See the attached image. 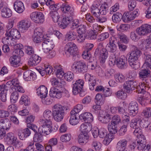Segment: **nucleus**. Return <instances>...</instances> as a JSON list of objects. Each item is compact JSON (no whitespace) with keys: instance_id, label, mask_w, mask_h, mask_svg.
I'll list each match as a JSON object with an SVG mask.
<instances>
[{"instance_id":"1","label":"nucleus","mask_w":151,"mask_h":151,"mask_svg":"<svg viewBox=\"0 0 151 151\" xmlns=\"http://www.w3.org/2000/svg\"><path fill=\"white\" fill-rule=\"evenodd\" d=\"M66 107L59 104L54 105L52 108V112L49 110H45L43 112L44 118L50 119L53 116L54 119L57 122H60L63 119L65 114Z\"/></svg>"},{"instance_id":"27","label":"nucleus","mask_w":151,"mask_h":151,"mask_svg":"<svg viewBox=\"0 0 151 151\" xmlns=\"http://www.w3.org/2000/svg\"><path fill=\"white\" fill-rule=\"evenodd\" d=\"M36 76L30 70L25 71L23 74V77L26 81H31L35 79Z\"/></svg>"},{"instance_id":"19","label":"nucleus","mask_w":151,"mask_h":151,"mask_svg":"<svg viewBox=\"0 0 151 151\" xmlns=\"http://www.w3.org/2000/svg\"><path fill=\"white\" fill-rule=\"evenodd\" d=\"M80 119L86 123H90L93 121V117L91 114L86 112L81 114L79 116Z\"/></svg>"},{"instance_id":"10","label":"nucleus","mask_w":151,"mask_h":151,"mask_svg":"<svg viewBox=\"0 0 151 151\" xmlns=\"http://www.w3.org/2000/svg\"><path fill=\"white\" fill-rule=\"evenodd\" d=\"M139 15L138 11L137 9L132 12H125L123 15V21L128 23L134 19Z\"/></svg>"},{"instance_id":"56","label":"nucleus","mask_w":151,"mask_h":151,"mask_svg":"<svg viewBox=\"0 0 151 151\" xmlns=\"http://www.w3.org/2000/svg\"><path fill=\"white\" fill-rule=\"evenodd\" d=\"M121 122V118L118 115H114L111 119V123L114 125H118Z\"/></svg>"},{"instance_id":"38","label":"nucleus","mask_w":151,"mask_h":151,"mask_svg":"<svg viewBox=\"0 0 151 151\" xmlns=\"http://www.w3.org/2000/svg\"><path fill=\"white\" fill-rule=\"evenodd\" d=\"M77 114H74V111L70 112V118L69 121L70 124L72 125H75L78 123V119L76 116Z\"/></svg>"},{"instance_id":"46","label":"nucleus","mask_w":151,"mask_h":151,"mask_svg":"<svg viewBox=\"0 0 151 151\" xmlns=\"http://www.w3.org/2000/svg\"><path fill=\"white\" fill-rule=\"evenodd\" d=\"M19 103L21 104H24L26 106H27L30 103L29 98L27 95L22 96L20 99Z\"/></svg>"},{"instance_id":"39","label":"nucleus","mask_w":151,"mask_h":151,"mask_svg":"<svg viewBox=\"0 0 151 151\" xmlns=\"http://www.w3.org/2000/svg\"><path fill=\"white\" fill-rule=\"evenodd\" d=\"M150 71L148 69H143L140 70L139 73V77L142 79L149 77L150 76Z\"/></svg>"},{"instance_id":"49","label":"nucleus","mask_w":151,"mask_h":151,"mask_svg":"<svg viewBox=\"0 0 151 151\" xmlns=\"http://www.w3.org/2000/svg\"><path fill=\"white\" fill-rule=\"evenodd\" d=\"M91 12L92 14L95 17H97L99 16L100 12L99 9L96 6L93 5L91 8Z\"/></svg>"},{"instance_id":"29","label":"nucleus","mask_w":151,"mask_h":151,"mask_svg":"<svg viewBox=\"0 0 151 151\" xmlns=\"http://www.w3.org/2000/svg\"><path fill=\"white\" fill-rule=\"evenodd\" d=\"M30 27V23L27 20H22L19 22L18 24L19 29L24 32Z\"/></svg>"},{"instance_id":"21","label":"nucleus","mask_w":151,"mask_h":151,"mask_svg":"<svg viewBox=\"0 0 151 151\" xmlns=\"http://www.w3.org/2000/svg\"><path fill=\"white\" fill-rule=\"evenodd\" d=\"M136 136L138 137L137 141V148L138 150H141L146 144V138L142 134H140L139 136L138 137V134H136Z\"/></svg>"},{"instance_id":"34","label":"nucleus","mask_w":151,"mask_h":151,"mask_svg":"<svg viewBox=\"0 0 151 151\" xmlns=\"http://www.w3.org/2000/svg\"><path fill=\"white\" fill-rule=\"evenodd\" d=\"M1 9V16L4 18H9L11 17L12 15V12L9 8L4 7Z\"/></svg>"},{"instance_id":"6","label":"nucleus","mask_w":151,"mask_h":151,"mask_svg":"<svg viewBox=\"0 0 151 151\" xmlns=\"http://www.w3.org/2000/svg\"><path fill=\"white\" fill-rule=\"evenodd\" d=\"M84 83L82 79H79L76 81L73 86V94L76 95L79 93L81 97H83L84 96L85 92L82 91Z\"/></svg>"},{"instance_id":"60","label":"nucleus","mask_w":151,"mask_h":151,"mask_svg":"<svg viewBox=\"0 0 151 151\" xmlns=\"http://www.w3.org/2000/svg\"><path fill=\"white\" fill-rule=\"evenodd\" d=\"M71 138V135L70 134H67L62 135L60 137V140L63 142H66L69 141Z\"/></svg>"},{"instance_id":"33","label":"nucleus","mask_w":151,"mask_h":151,"mask_svg":"<svg viewBox=\"0 0 151 151\" xmlns=\"http://www.w3.org/2000/svg\"><path fill=\"white\" fill-rule=\"evenodd\" d=\"M111 118V116L106 113L104 114H100L99 120L102 123L107 124L110 121Z\"/></svg>"},{"instance_id":"28","label":"nucleus","mask_w":151,"mask_h":151,"mask_svg":"<svg viewBox=\"0 0 151 151\" xmlns=\"http://www.w3.org/2000/svg\"><path fill=\"white\" fill-rule=\"evenodd\" d=\"M91 125L90 123H85L82 124L80 127L81 133H88L91 129Z\"/></svg>"},{"instance_id":"42","label":"nucleus","mask_w":151,"mask_h":151,"mask_svg":"<svg viewBox=\"0 0 151 151\" xmlns=\"http://www.w3.org/2000/svg\"><path fill=\"white\" fill-rule=\"evenodd\" d=\"M122 19H123L122 14L119 12H116L112 16V19L114 23L119 22Z\"/></svg>"},{"instance_id":"24","label":"nucleus","mask_w":151,"mask_h":151,"mask_svg":"<svg viewBox=\"0 0 151 151\" xmlns=\"http://www.w3.org/2000/svg\"><path fill=\"white\" fill-rule=\"evenodd\" d=\"M37 93L42 99L45 98L47 93V88L44 86H41L37 89Z\"/></svg>"},{"instance_id":"37","label":"nucleus","mask_w":151,"mask_h":151,"mask_svg":"<svg viewBox=\"0 0 151 151\" xmlns=\"http://www.w3.org/2000/svg\"><path fill=\"white\" fill-rule=\"evenodd\" d=\"M7 32L8 35H10L13 38L19 39L20 37V34L18 30L16 29L13 28L10 30H8Z\"/></svg>"},{"instance_id":"58","label":"nucleus","mask_w":151,"mask_h":151,"mask_svg":"<svg viewBox=\"0 0 151 151\" xmlns=\"http://www.w3.org/2000/svg\"><path fill=\"white\" fill-rule=\"evenodd\" d=\"M144 59L146 63L148 64L149 66L151 65V55L147 52L144 54Z\"/></svg>"},{"instance_id":"30","label":"nucleus","mask_w":151,"mask_h":151,"mask_svg":"<svg viewBox=\"0 0 151 151\" xmlns=\"http://www.w3.org/2000/svg\"><path fill=\"white\" fill-rule=\"evenodd\" d=\"M51 83L52 86L61 88L65 86L66 85V82L63 80L57 79L55 78H53L51 81Z\"/></svg>"},{"instance_id":"2","label":"nucleus","mask_w":151,"mask_h":151,"mask_svg":"<svg viewBox=\"0 0 151 151\" xmlns=\"http://www.w3.org/2000/svg\"><path fill=\"white\" fill-rule=\"evenodd\" d=\"M130 47L132 51L127 54L129 56L128 62L132 68L137 69L139 67L138 59L142 54V52L134 45H130Z\"/></svg>"},{"instance_id":"7","label":"nucleus","mask_w":151,"mask_h":151,"mask_svg":"<svg viewBox=\"0 0 151 151\" xmlns=\"http://www.w3.org/2000/svg\"><path fill=\"white\" fill-rule=\"evenodd\" d=\"M78 50L76 45L73 42L67 43L65 47V53L68 57L70 55L75 57Z\"/></svg>"},{"instance_id":"11","label":"nucleus","mask_w":151,"mask_h":151,"mask_svg":"<svg viewBox=\"0 0 151 151\" xmlns=\"http://www.w3.org/2000/svg\"><path fill=\"white\" fill-rule=\"evenodd\" d=\"M30 17L31 19L37 23H42L44 21V15L41 12H33L30 14Z\"/></svg>"},{"instance_id":"54","label":"nucleus","mask_w":151,"mask_h":151,"mask_svg":"<svg viewBox=\"0 0 151 151\" xmlns=\"http://www.w3.org/2000/svg\"><path fill=\"white\" fill-rule=\"evenodd\" d=\"M115 78L116 82L122 83L125 81V78L122 73H118L115 76Z\"/></svg>"},{"instance_id":"50","label":"nucleus","mask_w":151,"mask_h":151,"mask_svg":"<svg viewBox=\"0 0 151 151\" xmlns=\"http://www.w3.org/2000/svg\"><path fill=\"white\" fill-rule=\"evenodd\" d=\"M64 78L67 81L70 82L73 80L74 75L72 72L68 71L64 73Z\"/></svg>"},{"instance_id":"44","label":"nucleus","mask_w":151,"mask_h":151,"mask_svg":"<svg viewBox=\"0 0 151 151\" xmlns=\"http://www.w3.org/2000/svg\"><path fill=\"white\" fill-rule=\"evenodd\" d=\"M117 125H114L112 123L108 125V128L109 131L112 134H115L117 132Z\"/></svg>"},{"instance_id":"26","label":"nucleus","mask_w":151,"mask_h":151,"mask_svg":"<svg viewBox=\"0 0 151 151\" xmlns=\"http://www.w3.org/2000/svg\"><path fill=\"white\" fill-rule=\"evenodd\" d=\"M89 136L88 133H80L78 138L79 143L81 145L86 144L88 142Z\"/></svg>"},{"instance_id":"32","label":"nucleus","mask_w":151,"mask_h":151,"mask_svg":"<svg viewBox=\"0 0 151 151\" xmlns=\"http://www.w3.org/2000/svg\"><path fill=\"white\" fill-rule=\"evenodd\" d=\"M11 124L10 121L7 119H1L0 121V128L7 130L9 129Z\"/></svg>"},{"instance_id":"22","label":"nucleus","mask_w":151,"mask_h":151,"mask_svg":"<svg viewBox=\"0 0 151 151\" xmlns=\"http://www.w3.org/2000/svg\"><path fill=\"white\" fill-rule=\"evenodd\" d=\"M13 6L14 10L19 13H22L24 10V5L21 1H16L14 3Z\"/></svg>"},{"instance_id":"51","label":"nucleus","mask_w":151,"mask_h":151,"mask_svg":"<svg viewBox=\"0 0 151 151\" xmlns=\"http://www.w3.org/2000/svg\"><path fill=\"white\" fill-rule=\"evenodd\" d=\"M13 85L14 90H15V91L17 92L18 91L22 93H24V91L23 88L15 80Z\"/></svg>"},{"instance_id":"40","label":"nucleus","mask_w":151,"mask_h":151,"mask_svg":"<svg viewBox=\"0 0 151 151\" xmlns=\"http://www.w3.org/2000/svg\"><path fill=\"white\" fill-rule=\"evenodd\" d=\"M6 139V140L9 142L10 144H13L16 143L17 138L14 137L13 133L11 132L7 134Z\"/></svg>"},{"instance_id":"64","label":"nucleus","mask_w":151,"mask_h":151,"mask_svg":"<svg viewBox=\"0 0 151 151\" xmlns=\"http://www.w3.org/2000/svg\"><path fill=\"white\" fill-rule=\"evenodd\" d=\"M82 58L84 59L90 60L91 57V52L90 51H88L87 50H85L83 51L82 54Z\"/></svg>"},{"instance_id":"17","label":"nucleus","mask_w":151,"mask_h":151,"mask_svg":"<svg viewBox=\"0 0 151 151\" xmlns=\"http://www.w3.org/2000/svg\"><path fill=\"white\" fill-rule=\"evenodd\" d=\"M108 56V52L106 48H103L100 51L99 54V58L101 63L103 66H105L104 63Z\"/></svg>"},{"instance_id":"15","label":"nucleus","mask_w":151,"mask_h":151,"mask_svg":"<svg viewBox=\"0 0 151 151\" xmlns=\"http://www.w3.org/2000/svg\"><path fill=\"white\" fill-rule=\"evenodd\" d=\"M85 79L86 81H88L89 88L91 90H93L94 89V86L96 84V81L95 77L91 76L88 74H86L85 75Z\"/></svg>"},{"instance_id":"14","label":"nucleus","mask_w":151,"mask_h":151,"mask_svg":"<svg viewBox=\"0 0 151 151\" xmlns=\"http://www.w3.org/2000/svg\"><path fill=\"white\" fill-rule=\"evenodd\" d=\"M129 117L127 116L126 119L124 120V124L117 132V134L120 136L124 135L127 130V127L129 122Z\"/></svg>"},{"instance_id":"4","label":"nucleus","mask_w":151,"mask_h":151,"mask_svg":"<svg viewBox=\"0 0 151 151\" xmlns=\"http://www.w3.org/2000/svg\"><path fill=\"white\" fill-rule=\"evenodd\" d=\"M55 35H50L47 36V38L43 39V41L42 43V46L43 50L45 52H48L51 51L54 47L55 45L53 41L54 42V39H52V38H54Z\"/></svg>"},{"instance_id":"62","label":"nucleus","mask_w":151,"mask_h":151,"mask_svg":"<svg viewBox=\"0 0 151 151\" xmlns=\"http://www.w3.org/2000/svg\"><path fill=\"white\" fill-rule=\"evenodd\" d=\"M83 106L81 104H78L74 107L73 109L72 110L71 112L74 111V114H77L83 109Z\"/></svg>"},{"instance_id":"53","label":"nucleus","mask_w":151,"mask_h":151,"mask_svg":"<svg viewBox=\"0 0 151 151\" xmlns=\"http://www.w3.org/2000/svg\"><path fill=\"white\" fill-rule=\"evenodd\" d=\"M142 115L145 118H148L151 116V108H146L143 110Z\"/></svg>"},{"instance_id":"3","label":"nucleus","mask_w":151,"mask_h":151,"mask_svg":"<svg viewBox=\"0 0 151 151\" xmlns=\"http://www.w3.org/2000/svg\"><path fill=\"white\" fill-rule=\"evenodd\" d=\"M61 10L64 13L70 14L71 16L69 17L65 16L58 23L59 27L63 29L66 28L69 24L71 23L72 20V16L74 14V9L73 7H71L67 4H63L61 6Z\"/></svg>"},{"instance_id":"13","label":"nucleus","mask_w":151,"mask_h":151,"mask_svg":"<svg viewBox=\"0 0 151 151\" xmlns=\"http://www.w3.org/2000/svg\"><path fill=\"white\" fill-rule=\"evenodd\" d=\"M128 110L130 115L135 116L138 112V105L135 101H132L129 103L128 106Z\"/></svg>"},{"instance_id":"45","label":"nucleus","mask_w":151,"mask_h":151,"mask_svg":"<svg viewBox=\"0 0 151 151\" xmlns=\"http://www.w3.org/2000/svg\"><path fill=\"white\" fill-rule=\"evenodd\" d=\"M50 16L54 22H57L58 21L60 16L58 12L56 11H52L50 13Z\"/></svg>"},{"instance_id":"59","label":"nucleus","mask_w":151,"mask_h":151,"mask_svg":"<svg viewBox=\"0 0 151 151\" xmlns=\"http://www.w3.org/2000/svg\"><path fill=\"white\" fill-rule=\"evenodd\" d=\"M25 53L29 55H32L34 54L35 51L33 48L31 46H27L25 47Z\"/></svg>"},{"instance_id":"35","label":"nucleus","mask_w":151,"mask_h":151,"mask_svg":"<svg viewBox=\"0 0 151 151\" xmlns=\"http://www.w3.org/2000/svg\"><path fill=\"white\" fill-rule=\"evenodd\" d=\"M66 38L68 40L72 41L75 40L77 37V33L73 30H70L65 35Z\"/></svg>"},{"instance_id":"16","label":"nucleus","mask_w":151,"mask_h":151,"mask_svg":"<svg viewBox=\"0 0 151 151\" xmlns=\"http://www.w3.org/2000/svg\"><path fill=\"white\" fill-rule=\"evenodd\" d=\"M31 126H29L30 129L33 131L35 133L33 137V140L34 142H41L43 140V135L39 134L37 132V127L33 124H30Z\"/></svg>"},{"instance_id":"8","label":"nucleus","mask_w":151,"mask_h":151,"mask_svg":"<svg viewBox=\"0 0 151 151\" xmlns=\"http://www.w3.org/2000/svg\"><path fill=\"white\" fill-rule=\"evenodd\" d=\"M141 122V118L140 116L136 117L133 119L130 123V126L132 128L135 129L133 133L135 135L136 134L140 132V124Z\"/></svg>"},{"instance_id":"48","label":"nucleus","mask_w":151,"mask_h":151,"mask_svg":"<svg viewBox=\"0 0 151 151\" xmlns=\"http://www.w3.org/2000/svg\"><path fill=\"white\" fill-rule=\"evenodd\" d=\"M115 95L119 99H124L127 97V93L122 90H119L115 93Z\"/></svg>"},{"instance_id":"25","label":"nucleus","mask_w":151,"mask_h":151,"mask_svg":"<svg viewBox=\"0 0 151 151\" xmlns=\"http://www.w3.org/2000/svg\"><path fill=\"white\" fill-rule=\"evenodd\" d=\"M62 93V92L59 91L58 89L52 87L50 89L49 95L51 97L59 99L61 97Z\"/></svg>"},{"instance_id":"20","label":"nucleus","mask_w":151,"mask_h":151,"mask_svg":"<svg viewBox=\"0 0 151 151\" xmlns=\"http://www.w3.org/2000/svg\"><path fill=\"white\" fill-rule=\"evenodd\" d=\"M127 61L126 57L124 56H121L120 58H117L116 65L119 68L123 69L126 67Z\"/></svg>"},{"instance_id":"55","label":"nucleus","mask_w":151,"mask_h":151,"mask_svg":"<svg viewBox=\"0 0 151 151\" xmlns=\"http://www.w3.org/2000/svg\"><path fill=\"white\" fill-rule=\"evenodd\" d=\"M19 93L17 91L13 92L10 96V100L12 103H15L18 99Z\"/></svg>"},{"instance_id":"61","label":"nucleus","mask_w":151,"mask_h":151,"mask_svg":"<svg viewBox=\"0 0 151 151\" xmlns=\"http://www.w3.org/2000/svg\"><path fill=\"white\" fill-rule=\"evenodd\" d=\"M92 146L96 150H99L101 148V143L97 141L94 140L92 143Z\"/></svg>"},{"instance_id":"12","label":"nucleus","mask_w":151,"mask_h":151,"mask_svg":"<svg viewBox=\"0 0 151 151\" xmlns=\"http://www.w3.org/2000/svg\"><path fill=\"white\" fill-rule=\"evenodd\" d=\"M137 83L135 81L131 80L126 81L123 84L124 88L127 93H130L136 88Z\"/></svg>"},{"instance_id":"9","label":"nucleus","mask_w":151,"mask_h":151,"mask_svg":"<svg viewBox=\"0 0 151 151\" xmlns=\"http://www.w3.org/2000/svg\"><path fill=\"white\" fill-rule=\"evenodd\" d=\"M136 32L141 36H146L151 32V26L147 24L142 25L136 30Z\"/></svg>"},{"instance_id":"41","label":"nucleus","mask_w":151,"mask_h":151,"mask_svg":"<svg viewBox=\"0 0 151 151\" xmlns=\"http://www.w3.org/2000/svg\"><path fill=\"white\" fill-rule=\"evenodd\" d=\"M107 2H105L104 4H102L100 9L99 14L102 15H105L106 14L108 10L109 6Z\"/></svg>"},{"instance_id":"23","label":"nucleus","mask_w":151,"mask_h":151,"mask_svg":"<svg viewBox=\"0 0 151 151\" xmlns=\"http://www.w3.org/2000/svg\"><path fill=\"white\" fill-rule=\"evenodd\" d=\"M36 70L40 73L43 76L45 74L46 75L50 74L53 71V69L51 66L48 65H45V68L41 69L40 68H37Z\"/></svg>"},{"instance_id":"31","label":"nucleus","mask_w":151,"mask_h":151,"mask_svg":"<svg viewBox=\"0 0 151 151\" xmlns=\"http://www.w3.org/2000/svg\"><path fill=\"white\" fill-rule=\"evenodd\" d=\"M127 141L125 139L119 141L116 145V148L118 151H123L126 149Z\"/></svg>"},{"instance_id":"43","label":"nucleus","mask_w":151,"mask_h":151,"mask_svg":"<svg viewBox=\"0 0 151 151\" xmlns=\"http://www.w3.org/2000/svg\"><path fill=\"white\" fill-rule=\"evenodd\" d=\"M14 82V80H12V81H8L6 84H3L4 90L7 91L11 89L12 90H14L13 85Z\"/></svg>"},{"instance_id":"47","label":"nucleus","mask_w":151,"mask_h":151,"mask_svg":"<svg viewBox=\"0 0 151 151\" xmlns=\"http://www.w3.org/2000/svg\"><path fill=\"white\" fill-rule=\"evenodd\" d=\"M52 124V122L51 121L48 120L47 122V124L46 125H42L43 129L44 132V134L46 135H48L51 132L50 131V125Z\"/></svg>"},{"instance_id":"36","label":"nucleus","mask_w":151,"mask_h":151,"mask_svg":"<svg viewBox=\"0 0 151 151\" xmlns=\"http://www.w3.org/2000/svg\"><path fill=\"white\" fill-rule=\"evenodd\" d=\"M9 61L12 66L13 67H17L19 65L20 59L16 55H13L12 57H11Z\"/></svg>"},{"instance_id":"5","label":"nucleus","mask_w":151,"mask_h":151,"mask_svg":"<svg viewBox=\"0 0 151 151\" xmlns=\"http://www.w3.org/2000/svg\"><path fill=\"white\" fill-rule=\"evenodd\" d=\"M71 68L74 72L84 73L87 71L88 67L85 62L80 60L74 62L71 66Z\"/></svg>"},{"instance_id":"63","label":"nucleus","mask_w":151,"mask_h":151,"mask_svg":"<svg viewBox=\"0 0 151 151\" xmlns=\"http://www.w3.org/2000/svg\"><path fill=\"white\" fill-rule=\"evenodd\" d=\"M43 37H44L39 36L38 35H35L34 34L33 37V40L35 43H39L42 41L43 42Z\"/></svg>"},{"instance_id":"18","label":"nucleus","mask_w":151,"mask_h":151,"mask_svg":"<svg viewBox=\"0 0 151 151\" xmlns=\"http://www.w3.org/2000/svg\"><path fill=\"white\" fill-rule=\"evenodd\" d=\"M41 59V57L34 54L29 58L28 62V64L30 66L36 65L40 62Z\"/></svg>"},{"instance_id":"52","label":"nucleus","mask_w":151,"mask_h":151,"mask_svg":"<svg viewBox=\"0 0 151 151\" xmlns=\"http://www.w3.org/2000/svg\"><path fill=\"white\" fill-rule=\"evenodd\" d=\"M86 30V27L85 25L81 24L78 26L77 31L79 35H81L85 34Z\"/></svg>"},{"instance_id":"57","label":"nucleus","mask_w":151,"mask_h":151,"mask_svg":"<svg viewBox=\"0 0 151 151\" xmlns=\"http://www.w3.org/2000/svg\"><path fill=\"white\" fill-rule=\"evenodd\" d=\"M117 36L120 39V41L124 43L127 44L129 42V39L125 34L122 33H119L117 35Z\"/></svg>"}]
</instances>
